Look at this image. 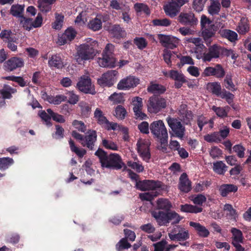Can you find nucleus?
Wrapping results in <instances>:
<instances>
[{
    "instance_id": "nucleus-10",
    "label": "nucleus",
    "mask_w": 251,
    "mask_h": 251,
    "mask_svg": "<svg viewBox=\"0 0 251 251\" xmlns=\"http://www.w3.org/2000/svg\"><path fill=\"white\" fill-rule=\"evenodd\" d=\"M118 75V71H109L104 73L100 78L98 79V84L102 87H111L116 81Z\"/></svg>"
},
{
    "instance_id": "nucleus-11",
    "label": "nucleus",
    "mask_w": 251,
    "mask_h": 251,
    "mask_svg": "<svg viewBox=\"0 0 251 251\" xmlns=\"http://www.w3.org/2000/svg\"><path fill=\"white\" fill-rule=\"evenodd\" d=\"M163 183L158 180L145 179L139 180L136 183L137 189L145 191L147 190H156L158 188H162Z\"/></svg>"
},
{
    "instance_id": "nucleus-58",
    "label": "nucleus",
    "mask_w": 251,
    "mask_h": 251,
    "mask_svg": "<svg viewBox=\"0 0 251 251\" xmlns=\"http://www.w3.org/2000/svg\"><path fill=\"white\" fill-rule=\"evenodd\" d=\"M152 23L154 26H168L171 25L170 21L164 18L162 19H155L152 21Z\"/></svg>"
},
{
    "instance_id": "nucleus-34",
    "label": "nucleus",
    "mask_w": 251,
    "mask_h": 251,
    "mask_svg": "<svg viewBox=\"0 0 251 251\" xmlns=\"http://www.w3.org/2000/svg\"><path fill=\"white\" fill-rule=\"evenodd\" d=\"M157 209L156 210H163L166 212H170L172 207L171 202L166 199L160 198L156 202Z\"/></svg>"
},
{
    "instance_id": "nucleus-35",
    "label": "nucleus",
    "mask_w": 251,
    "mask_h": 251,
    "mask_svg": "<svg viewBox=\"0 0 251 251\" xmlns=\"http://www.w3.org/2000/svg\"><path fill=\"white\" fill-rule=\"evenodd\" d=\"M94 118L96 119L97 123L103 126L108 120L104 116L103 112L100 108H97L94 111Z\"/></svg>"
},
{
    "instance_id": "nucleus-24",
    "label": "nucleus",
    "mask_w": 251,
    "mask_h": 251,
    "mask_svg": "<svg viewBox=\"0 0 251 251\" xmlns=\"http://www.w3.org/2000/svg\"><path fill=\"white\" fill-rule=\"evenodd\" d=\"M232 234L231 237V244L233 246L241 245V244L243 243L244 236L243 233L240 229L232 227L230 230Z\"/></svg>"
},
{
    "instance_id": "nucleus-21",
    "label": "nucleus",
    "mask_w": 251,
    "mask_h": 251,
    "mask_svg": "<svg viewBox=\"0 0 251 251\" xmlns=\"http://www.w3.org/2000/svg\"><path fill=\"white\" fill-rule=\"evenodd\" d=\"M169 77L175 81V87L176 88H181L183 83L187 82L186 77L183 74L179 73L177 71L172 70L170 71Z\"/></svg>"
},
{
    "instance_id": "nucleus-60",
    "label": "nucleus",
    "mask_w": 251,
    "mask_h": 251,
    "mask_svg": "<svg viewBox=\"0 0 251 251\" xmlns=\"http://www.w3.org/2000/svg\"><path fill=\"white\" fill-rule=\"evenodd\" d=\"M220 97L222 99H225L228 104H231L233 101L234 95L230 92L226 90L225 89H223V93Z\"/></svg>"
},
{
    "instance_id": "nucleus-50",
    "label": "nucleus",
    "mask_w": 251,
    "mask_h": 251,
    "mask_svg": "<svg viewBox=\"0 0 251 251\" xmlns=\"http://www.w3.org/2000/svg\"><path fill=\"white\" fill-rule=\"evenodd\" d=\"M55 21L52 23V28L57 30H60L63 25L64 17L61 14L56 13Z\"/></svg>"
},
{
    "instance_id": "nucleus-4",
    "label": "nucleus",
    "mask_w": 251,
    "mask_h": 251,
    "mask_svg": "<svg viewBox=\"0 0 251 251\" xmlns=\"http://www.w3.org/2000/svg\"><path fill=\"white\" fill-rule=\"evenodd\" d=\"M152 216L154 218L159 226H167L170 221L173 220V225L177 224L182 218L175 211L164 212L161 210H154L151 212Z\"/></svg>"
},
{
    "instance_id": "nucleus-2",
    "label": "nucleus",
    "mask_w": 251,
    "mask_h": 251,
    "mask_svg": "<svg viewBox=\"0 0 251 251\" xmlns=\"http://www.w3.org/2000/svg\"><path fill=\"white\" fill-rule=\"evenodd\" d=\"M98 42L94 41L91 43L80 45L76 49L75 56L76 61L81 64L82 62L93 59L98 53Z\"/></svg>"
},
{
    "instance_id": "nucleus-25",
    "label": "nucleus",
    "mask_w": 251,
    "mask_h": 251,
    "mask_svg": "<svg viewBox=\"0 0 251 251\" xmlns=\"http://www.w3.org/2000/svg\"><path fill=\"white\" fill-rule=\"evenodd\" d=\"M237 190L238 187L233 184H222L219 189L220 194L223 197H226L231 193H235Z\"/></svg>"
},
{
    "instance_id": "nucleus-43",
    "label": "nucleus",
    "mask_w": 251,
    "mask_h": 251,
    "mask_svg": "<svg viewBox=\"0 0 251 251\" xmlns=\"http://www.w3.org/2000/svg\"><path fill=\"white\" fill-rule=\"evenodd\" d=\"M69 144L71 151L75 152L79 158H82L86 153V151L84 149H80L77 147L72 139H70Z\"/></svg>"
},
{
    "instance_id": "nucleus-29",
    "label": "nucleus",
    "mask_w": 251,
    "mask_h": 251,
    "mask_svg": "<svg viewBox=\"0 0 251 251\" xmlns=\"http://www.w3.org/2000/svg\"><path fill=\"white\" fill-rule=\"evenodd\" d=\"M48 64L50 67L58 69H62L64 66L63 59L60 54L52 55L49 59Z\"/></svg>"
},
{
    "instance_id": "nucleus-1",
    "label": "nucleus",
    "mask_w": 251,
    "mask_h": 251,
    "mask_svg": "<svg viewBox=\"0 0 251 251\" xmlns=\"http://www.w3.org/2000/svg\"><path fill=\"white\" fill-rule=\"evenodd\" d=\"M103 168L120 170L125 166L120 155L115 153H111L109 155L107 152L101 148H99L95 152Z\"/></svg>"
},
{
    "instance_id": "nucleus-64",
    "label": "nucleus",
    "mask_w": 251,
    "mask_h": 251,
    "mask_svg": "<svg viewBox=\"0 0 251 251\" xmlns=\"http://www.w3.org/2000/svg\"><path fill=\"white\" fill-rule=\"evenodd\" d=\"M132 104L133 111L142 109L143 107L142 99L139 97H134L132 99Z\"/></svg>"
},
{
    "instance_id": "nucleus-31",
    "label": "nucleus",
    "mask_w": 251,
    "mask_h": 251,
    "mask_svg": "<svg viewBox=\"0 0 251 251\" xmlns=\"http://www.w3.org/2000/svg\"><path fill=\"white\" fill-rule=\"evenodd\" d=\"M110 33L117 39L124 38L126 34L125 30L119 25H113L110 30Z\"/></svg>"
},
{
    "instance_id": "nucleus-19",
    "label": "nucleus",
    "mask_w": 251,
    "mask_h": 251,
    "mask_svg": "<svg viewBox=\"0 0 251 251\" xmlns=\"http://www.w3.org/2000/svg\"><path fill=\"white\" fill-rule=\"evenodd\" d=\"M158 39L164 47L172 50L176 48L178 44V39L171 35L158 34Z\"/></svg>"
},
{
    "instance_id": "nucleus-38",
    "label": "nucleus",
    "mask_w": 251,
    "mask_h": 251,
    "mask_svg": "<svg viewBox=\"0 0 251 251\" xmlns=\"http://www.w3.org/2000/svg\"><path fill=\"white\" fill-rule=\"evenodd\" d=\"M16 89L10 86L4 84L3 88L0 90V94L1 97L5 99H10L12 98V94L15 93Z\"/></svg>"
},
{
    "instance_id": "nucleus-59",
    "label": "nucleus",
    "mask_w": 251,
    "mask_h": 251,
    "mask_svg": "<svg viewBox=\"0 0 251 251\" xmlns=\"http://www.w3.org/2000/svg\"><path fill=\"white\" fill-rule=\"evenodd\" d=\"M72 126L79 131L85 132L86 130V126L83 122L75 120L72 122Z\"/></svg>"
},
{
    "instance_id": "nucleus-46",
    "label": "nucleus",
    "mask_w": 251,
    "mask_h": 251,
    "mask_svg": "<svg viewBox=\"0 0 251 251\" xmlns=\"http://www.w3.org/2000/svg\"><path fill=\"white\" fill-rule=\"evenodd\" d=\"M221 8V4L218 0H211L210 5L208 7L209 13L211 15H217Z\"/></svg>"
},
{
    "instance_id": "nucleus-6",
    "label": "nucleus",
    "mask_w": 251,
    "mask_h": 251,
    "mask_svg": "<svg viewBox=\"0 0 251 251\" xmlns=\"http://www.w3.org/2000/svg\"><path fill=\"white\" fill-rule=\"evenodd\" d=\"M168 236L172 241L179 242L181 246L189 247L190 245L189 242L186 241L190 238L189 231L181 226L174 227L168 233Z\"/></svg>"
},
{
    "instance_id": "nucleus-45",
    "label": "nucleus",
    "mask_w": 251,
    "mask_h": 251,
    "mask_svg": "<svg viewBox=\"0 0 251 251\" xmlns=\"http://www.w3.org/2000/svg\"><path fill=\"white\" fill-rule=\"evenodd\" d=\"M88 27L94 31L99 30L102 27L101 20L96 17L90 20L88 24Z\"/></svg>"
},
{
    "instance_id": "nucleus-41",
    "label": "nucleus",
    "mask_w": 251,
    "mask_h": 251,
    "mask_svg": "<svg viewBox=\"0 0 251 251\" xmlns=\"http://www.w3.org/2000/svg\"><path fill=\"white\" fill-rule=\"evenodd\" d=\"M180 210L183 212L198 213L202 211V208L196 205L185 204L180 205Z\"/></svg>"
},
{
    "instance_id": "nucleus-37",
    "label": "nucleus",
    "mask_w": 251,
    "mask_h": 251,
    "mask_svg": "<svg viewBox=\"0 0 251 251\" xmlns=\"http://www.w3.org/2000/svg\"><path fill=\"white\" fill-rule=\"evenodd\" d=\"M202 35L205 40H208L213 37L217 30L216 26L213 25L210 26L202 28Z\"/></svg>"
},
{
    "instance_id": "nucleus-14",
    "label": "nucleus",
    "mask_w": 251,
    "mask_h": 251,
    "mask_svg": "<svg viewBox=\"0 0 251 251\" xmlns=\"http://www.w3.org/2000/svg\"><path fill=\"white\" fill-rule=\"evenodd\" d=\"M97 140V131L95 130L90 129L84 136L82 142H81V145L83 147H86L90 151H93Z\"/></svg>"
},
{
    "instance_id": "nucleus-61",
    "label": "nucleus",
    "mask_w": 251,
    "mask_h": 251,
    "mask_svg": "<svg viewBox=\"0 0 251 251\" xmlns=\"http://www.w3.org/2000/svg\"><path fill=\"white\" fill-rule=\"evenodd\" d=\"M134 44L139 49L143 50L147 46V42L143 37H136L133 40Z\"/></svg>"
},
{
    "instance_id": "nucleus-26",
    "label": "nucleus",
    "mask_w": 251,
    "mask_h": 251,
    "mask_svg": "<svg viewBox=\"0 0 251 251\" xmlns=\"http://www.w3.org/2000/svg\"><path fill=\"white\" fill-rule=\"evenodd\" d=\"M206 90L217 97H220L223 93L221 84L219 82H208L206 84Z\"/></svg>"
},
{
    "instance_id": "nucleus-27",
    "label": "nucleus",
    "mask_w": 251,
    "mask_h": 251,
    "mask_svg": "<svg viewBox=\"0 0 251 251\" xmlns=\"http://www.w3.org/2000/svg\"><path fill=\"white\" fill-rule=\"evenodd\" d=\"M190 226L194 228L197 232V234L201 237H207L209 235V230L204 226H202L199 223L190 222L189 223Z\"/></svg>"
},
{
    "instance_id": "nucleus-48",
    "label": "nucleus",
    "mask_w": 251,
    "mask_h": 251,
    "mask_svg": "<svg viewBox=\"0 0 251 251\" xmlns=\"http://www.w3.org/2000/svg\"><path fill=\"white\" fill-rule=\"evenodd\" d=\"M159 193L152 190L151 192L141 193L139 195V197L142 201H151L154 198L159 195Z\"/></svg>"
},
{
    "instance_id": "nucleus-16",
    "label": "nucleus",
    "mask_w": 251,
    "mask_h": 251,
    "mask_svg": "<svg viewBox=\"0 0 251 251\" xmlns=\"http://www.w3.org/2000/svg\"><path fill=\"white\" fill-rule=\"evenodd\" d=\"M139 82V78L129 75L120 81L117 85V88L119 90H128L136 87Z\"/></svg>"
},
{
    "instance_id": "nucleus-62",
    "label": "nucleus",
    "mask_w": 251,
    "mask_h": 251,
    "mask_svg": "<svg viewBox=\"0 0 251 251\" xmlns=\"http://www.w3.org/2000/svg\"><path fill=\"white\" fill-rule=\"evenodd\" d=\"M167 241L163 240L154 244L153 245L154 247V251H170V248H167L165 249V246L167 245Z\"/></svg>"
},
{
    "instance_id": "nucleus-40",
    "label": "nucleus",
    "mask_w": 251,
    "mask_h": 251,
    "mask_svg": "<svg viewBox=\"0 0 251 251\" xmlns=\"http://www.w3.org/2000/svg\"><path fill=\"white\" fill-rule=\"evenodd\" d=\"M230 107L226 106L225 107H217L215 105L212 107V110L214 111L217 116L221 118H224L227 117L228 112Z\"/></svg>"
},
{
    "instance_id": "nucleus-57",
    "label": "nucleus",
    "mask_w": 251,
    "mask_h": 251,
    "mask_svg": "<svg viewBox=\"0 0 251 251\" xmlns=\"http://www.w3.org/2000/svg\"><path fill=\"white\" fill-rule=\"evenodd\" d=\"M115 116L118 119H124L127 113L126 109L122 105H118L115 108Z\"/></svg>"
},
{
    "instance_id": "nucleus-23",
    "label": "nucleus",
    "mask_w": 251,
    "mask_h": 251,
    "mask_svg": "<svg viewBox=\"0 0 251 251\" xmlns=\"http://www.w3.org/2000/svg\"><path fill=\"white\" fill-rule=\"evenodd\" d=\"M178 189L184 193H188L192 189L191 182L188 179L187 174L185 173L182 174L179 177Z\"/></svg>"
},
{
    "instance_id": "nucleus-12",
    "label": "nucleus",
    "mask_w": 251,
    "mask_h": 251,
    "mask_svg": "<svg viewBox=\"0 0 251 251\" xmlns=\"http://www.w3.org/2000/svg\"><path fill=\"white\" fill-rule=\"evenodd\" d=\"M77 34V32L72 27L67 28L64 32L58 35L57 44L59 46L70 44L73 41Z\"/></svg>"
},
{
    "instance_id": "nucleus-32",
    "label": "nucleus",
    "mask_w": 251,
    "mask_h": 251,
    "mask_svg": "<svg viewBox=\"0 0 251 251\" xmlns=\"http://www.w3.org/2000/svg\"><path fill=\"white\" fill-rule=\"evenodd\" d=\"M166 90V87L159 84L154 83L151 82L150 85L148 86L147 91L148 92L153 94H162Z\"/></svg>"
},
{
    "instance_id": "nucleus-56",
    "label": "nucleus",
    "mask_w": 251,
    "mask_h": 251,
    "mask_svg": "<svg viewBox=\"0 0 251 251\" xmlns=\"http://www.w3.org/2000/svg\"><path fill=\"white\" fill-rule=\"evenodd\" d=\"M101 144L103 147H104L106 149L113 151H117L118 150L117 145L111 140L103 139L102 140Z\"/></svg>"
},
{
    "instance_id": "nucleus-42",
    "label": "nucleus",
    "mask_w": 251,
    "mask_h": 251,
    "mask_svg": "<svg viewBox=\"0 0 251 251\" xmlns=\"http://www.w3.org/2000/svg\"><path fill=\"white\" fill-rule=\"evenodd\" d=\"M81 116L84 118H88L91 113V105L85 101L79 103Z\"/></svg>"
},
{
    "instance_id": "nucleus-17",
    "label": "nucleus",
    "mask_w": 251,
    "mask_h": 251,
    "mask_svg": "<svg viewBox=\"0 0 251 251\" xmlns=\"http://www.w3.org/2000/svg\"><path fill=\"white\" fill-rule=\"evenodd\" d=\"M24 65V60L18 57H12L5 61L3 64V69L8 72L13 71L18 68H22Z\"/></svg>"
},
{
    "instance_id": "nucleus-20",
    "label": "nucleus",
    "mask_w": 251,
    "mask_h": 251,
    "mask_svg": "<svg viewBox=\"0 0 251 251\" xmlns=\"http://www.w3.org/2000/svg\"><path fill=\"white\" fill-rule=\"evenodd\" d=\"M169 77L175 81V87L176 88H181L183 83L187 82L186 77L183 74L179 73L177 71L172 70L170 71Z\"/></svg>"
},
{
    "instance_id": "nucleus-18",
    "label": "nucleus",
    "mask_w": 251,
    "mask_h": 251,
    "mask_svg": "<svg viewBox=\"0 0 251 251\" xmlns=\"http://www.w3.org/2000/svg\"><path fill=\"white\" fill-rule=\"evenodd\" d=\"M222 47L214 44L207 49L206 53L204 56V62H210L213 59H217L222 56Z\"/></svg>"
},
{
    "instance_id": "nucleus-53",
    "label": "nucleus",
    "mask_w": 251,
    "mask_h": 251,
    "mask_svg": "<svg viewBox=\"0 0 251 251\" xmlns=\"http://www.w3.org/2000/svg\"><path fill=\"white\" fill-rule=\"evenodd\" d=\"M13 35V34L10 30H3L0 33V38L6 43L10 40H15V37Z\"/></svg>"
},
{
    "instance_id": "nucleus-13",
    "label": "nucleus",
    "mask_w": 251,
    "mask_h": 251,
    "mask_svg": "<svg viewBox=\"0 0 251 251\" xmlns=\"http://www.w3.org/2000/svg\"><path fill=\"white\" fill-rule=\"evenodd\" d=\"M225 71L221 64H217L214 67H207L204 70L202 76L207 77L214 76L218 78H222L225 75Z\"/></svg>"
},
{
    "instance_id": "nucleus-39",
    "label": "nucleus",
    "mask_w": 251,
    "mask_h": 251,
    "mask_svg": "<svg viewBox=\"0 0 251 251\" xmlns=\"http://www.w3.org/2000/svg\"><path fill=\"white\" fill-rule=\"evenodd\" d=\"M227 168L228 167L222 161H217L213 163V170L218 175H224Z\"/></svg>"
},
{
    "instance_id": "nucleus-49",
    "label": "nucleus",
    "mask_w": 251,
    "mask_h": 251,
    "mask_svg": "<svg viewBox=\"0 0 251 251\" xmlns=\"http://www.w3.org/2000/svg\"><path fill=\"white\" fill-rule=\"evenodd\" d=\"M206 52L207 48L203 44L195 47V52L196 54V58L198 59H202L204 61V56Z\"/></svg>"
},
{
    "instance_id": "nucleus-30",
    "label": "nucleus",
    "mask_w": 251,
    "mask_h": 251,
    "mask_svg": "<svg viewBox=\"0 0 251 251\" xmlns=\"http://www.w3.org/2000/svg\"><path fill=\"white\" fill-rule=\"evenodd\" d=\"M42 97L46 99L49 102L56 105L59 104L62 101H66L67 99V96L62 95H59L54 97L51 95H48L46 93L43 94Z\"/></svg>"
},
{
    "instance_id": "nucleus-55",
    "label": "nucleus",
    "mask_w": 251,
    "mask_h": 251,
    "mask_svg": "<svg viewBox=\"0 0 251 251\" xmlns=\"http://www.w3.org/2000/svg\"><path fill=\"white\" fill-rule=\"evenodd\" d=\"M131 245L127 242L126 238H123L116 244V247L118 251H122L124 249H128L130 248Z\"/></svg>"
},
{
    "instance_id": "nucleus-36",
    "label": "nucleus",
    "mask_w": 251,
    "mask_h": 251,
    "mask_svg": "<svg viewBox=\"0 0 251 251\" xmlns=\"http://www.w3.org/2000/svg\"><path fill=\"white\" fill-rule=\"evenodd\" d=\"M220 34L222 37L228 39L231 42H234L237 40L238 35L234 31L229 29L220 30Z\"/></svg>"
},
{
    "instance_id": "nucleus-52",
    "label": "nucleus",
    "mask_w": 251,
    "mask_h": 251,
    "mask_svg": "<svg viewBox=\"0 0 251 251\" xmlns=\"http://www.w3.org/2000/svg\"><path fill=\"white\" fill-rule=\"evenodd\" d=\"M180 59V62L177 63V66L179 68L182 67L185 64L194 65V61L191 57L190 56H177Z\"/></svg>"
},
{
    "instance_id": "nucleus-8",
    "label": "nucleus",
    "mask_w": 251,
    "mask_h": 251,
    "mask_svg": "<svg viewBox=\"0 0 251 251\" xmlns=\"http://www.w3.org/2000/svg\"><path fill=\"white\" fill-rule=\"evenodd\" d=\"M148 110L150 113H157L166 106V100L156 96L151 97L148 101Z\"/></svg>"
},
{
    "instance_id": "nucleus-7",
    "label": "nucleus",
    "mask_w": 251,
    "mask_h": 251,
    "mask_svg": "<svg viewBox=\"0 0 251 251\" xmlns=\"http://www.w3.org/2000/svg\"><path fill=\"white\" fill-rule=\"evenodd\" d=\"M166 121L173 132V134L176 137L182 139L185 135L186 129L185 127L182 125L179 120L168 117Z\"/></svg>"
},
{
    "instance_id": "nucleus-5",
    "label": "nucleus",
    "mask_w": 251,
    "mask_h": 251,
    "mask_svg": "<svg viewBox=\"0 0 251 251\" xmlns=\"http://www.w3.org/2000/svg\"><path fill=\"white\" fill-rule=\"evenodd\" d=\"M115 46L108 43L102 53V57L98 58V62L102 67L114 68L116 66L117 60L114 57Z\"/></svg>"
},
{
    "instance_id": "nucleus-3",
    "label": "nucleus",
    "mask_w": 251,
    "mask_h": 251,
    "mask_svg": "<svg viewBox=\"0 0 251 251\" xmlns=\"http://www.w3.org/2000/svg\"><path fill=\"white\" fill-rule=\"evenodd\" d=\"M150 129L152 135L159 140L163 151L167 150L168 135L167 130L162 120H158L151 123Z\"/></svg>"
},
{
    "instance_id": "nucleus-51",
    "label": "nucleus",
    "mask_w": 251,
    "mask_h": 251,
    "mask_svg": "<svg viewBox=\"0 0 251 251\" xmlns=\"http://www.w3.org/2000/svg\"><path fill=\"white\" fill-rule=\"evenodd\" d=\"M208 123H210L211 125H213V122L212 120L208 121V120L203 115H200L198 117L197 123L200 128V131H202L203 127ZM210 127H212V125H211Z\"/></svg>"
},
{
    "instance_id": "nucleus-44",
    "label": "nucleus",
    "mask_w": 251,
    "mask_h": 251,
    "mask_svg": "<svg viewBox=\"0 0 251 251\" xmlns=\"http://www.w3.org/2000/svg\"><path fill=\"white\" fill-rule=\"evenodd\" d=\"M232 76L231 73L227 74L224 80V83L227 89L234 92L237 90V88L233 82Z\"/></svg>"
},
{
    "instance_id": "nucleus-22",
    "label": "nucleus",
    "mask_w": 251,
    "mask_h": 251,
    "mask_svg": "<svg viewBox=\"0 0 251 251\" xmlns=\"http://www.w3.org/2000/svg\"><path fill=\"white\" fill-rule=\"evenodd\" d=\"M137 150L143 160L149 162L151 157L149 146L145 143H140L138 141L137 143Z\"/></svg>"
},
{
    "instance_id": "nucleus-28",
    "label": "nucleus",
    "mask_w": 251,
    "mask_h": 251,
    "mask_svg": "<svg viewBox=\"0 0 251 251\" xmlns=\"http://www.w3.org/2000/svg\"><path fill=\"white\" fill-rule=\"evenodd\" d=\"M163 9L166 14L171 18H174L176 16L180 10L178 6H177L171 1L164 5Z\"/></svg>"
},
{
    "instance_id": "nucleus-33",
    "label": "nucleus",
    "mask_w": 251,
    "mask_h": 251,
    "mask_svg": "<svg viewBox=\"0 0 251 251\" xmlns=\"http://www.w3.org/2000/svg\"><path fill=\"white\" fill-rule=\"evenodd\" d=\"M25 5L21 4H13L10 10V14L16 18H22L24 17Z\"/></svg>"
},
{
    "instance_id": "nucleus-15",
    "label": "nucleus",
    "mask_w": 251,
    "mask_h": 251,
    "mask_svg": "<svg viewBox=\"0 0 251 251\" xmlns=\"http://www.w3.org/2000/svg\"><path fill=\"white\" fill-rule=\"evenodd\" d=\"M177 20L182 25L189 27H194L198 23L197 18L192 12L180 13Z\"/></svg>"
},
{
    "instance_id": "nucleus-47",
    "label": "nucleus",
    "mask_w": 251,
    "mask_h": 251,
    "mask_svg": "<svg viewBox=\"0 0 251 251\" xmlns=\"http://www.w3.org/2000/svg\"><path fill=\"white\" fill-rule=\"evenodd\" d=\"M14 163V160L10 157L0 158V170L5 171Z\"/></svg>"
},
{
    "instance_id": "nucleus-54",
    "label": "nucleus",
    "mask_w": 251,
    "mask_h": 251,
    "mask_svg": "<svg viewBox=\"0 0 251 251\" xmlns=\"http://www.w3.org/2000/svg\"><path fill=\"white\" fill-rule=\"evenodd\" d=\"M218 134L217 132L207 134L204 136V139L208 143H220L221 142V139H219Z\"/></svg>"
},
{
    "instance_id": "nucleus-9",
    "label": "nucleus",
    "mask_w": 251,
    "mask_h": 251,
    "mask_svg": "<svg viewBox=\"0 0 251 251\" xmlns=\"http://www.w3.org/2000/svg\"><path fill=\"white\" fill-rule=\"evenodd\" d=\"M76 88L84 94L95 95L96 93L94 85L92 84L91 79L87 75L81 76L77 82Z\"/></svg>"
},
{
    "instance_id": "nucleus-63",
    "label": "nucleus",
    "mask_w": 251,
    "mask_h": 251,
    "mask_svg": "<svg viewBox=\"0 0 251 251\" xmlns=\"http://www.w3.org/2000/svg\"><path fill=\"white\" fill-rule=\"evenodd\" d=\"M126 164L128 167L135 170L138 173L142 172L144 170V166L138 162L128 161Z\"/></svg>"
}]
</instances>
